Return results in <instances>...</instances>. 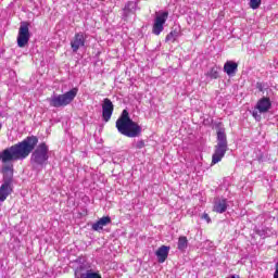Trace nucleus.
Here are the masks:
<instances>
[{
    "label": "nucleus",
    "instance_id": "f257e3e1",
    "mask_svg": "<svg viewBox=\"0 0 278 278\" xmlns=\"http://www.w3.org/2000/svg\"><path fill=\"white\" fill-rule=\"evenodd\" d=\"M37 146L38 137L28 136L23 141L17 142L0 152V161L2 164H8V162L27 160L29 154L34 152V149H36Z\"/></svg>",
    "mask_w": 278,
    "mask_h": 278
},
{
    "label": "nucleus",
    "instance_id": "f03ea898",
    "mask_svg": "<svg viewBox=\"0 0 278 278\" xmlns=\"http://www.w3.org/2000/svg\"><path fill=\"white\" fill-rule=\"evenodd\" d=\"M115 127L122 136H127V138H138L142 134V128L129 117L127 110L122 112L119 118L116 121Z\"/></svg>",
    "mask_w": 278,
    "mask_h": 278
},
{
    "label": "nucleus",
    "instance_id": "7ed1b4c3",
    "mask_svg": "<svg viewBox=\"0 0 278 278\" xmlns=\"http://www.w3.org/2000/svg\"><path fill=\"white\" fill-rule=\"evenodd\" d=\"M228 149L227 134H225V129H218L217 144L215 146V152L212 156V164H218V162L225 157V153H227Z\"/></svg>",
    "mask_w": 278,
    "mask_h": 278
},
{
    "label": "nucleus",
    "instance_id": "20e7f679",
    "mask_svg": "<svg viewBox=\"0 0 278 278\" xmlns=\"http://www.w3.org/2000/svg\"><path fill=\"white\" fill-rule=\"evenodd\" d=\"M78 89L73 88L72 90L63 94H53L48 99L51 108H66V105L73 103V100L77 97Z\"/></svg>",
    "mask_w": 278,
    "mask_h": 278
},
{
    "label": "nucleus",
    "instance_id": "39448f33",
    "mask_svg": "<svg viewBox=\"0 0 278 278\" xmlns=\"http://www.w3.org/2000/svg\"><path fill=\"white\" fill-rule=\"evenodd\" d=\"M49 161V146L42 142L40 143L30 156V164L33 166H45Z\"/></svg>",
    "mask_w": 278,
    "mask_h": 278
},
{
    "label": "nucleus",
    "instance_id": "423d86ee",
    "mask_svg": "<svg viewBox=\"0 0 278 278\" xmlns=\"http://www.w3.org/2000/svg\"><path fill=\"white\" fill-rule=\"evenodd\" d=\"M31 38V34L29 33V23L21 22L18 35H17V47L20 49H24L29 45V39Z\"/></svg>",
    "mask_w": 278,
    "mask_h": 278
},
{
    "label": "nucleus",
    "instance_id": "0eeeda50",
    "mask_svg": "<svg viewBox=\"0 0 278 278\" xmlns=\"http://www.w3.org/2000/svg\"><path fill=\"white\" fill-rule=\"evenodd\" d=\"M166 21H168V11L156 13L152 26V34H154V36H160V34L164 31V25H166Z\"/></svg>",
    "mask_w": 278,
    "mask_h": 278
},
{
    "label": "nucleus",
    "instance_id": "6e6552de",
    "mask_svg": "<svg viewBox=\"0 0 278 278\" xmlns=\"http://www.w3.org/2000/svg\"><path fill=\"white\" fill-rule=\"evenodd\" d=\"M112 114H114V103L109 98H105L102 103V119L104 123H110Z\"/></svg>",
    "mask_w": 278,
    "mask_h": 278
},
{
    "label": "nucleus",
    "instance_id": "1a4fd4ad",
    "mask_svg": "<svg viewBox=\"0 0 278 278\" xmlns=\"http://www.w3.org/2000/svg\"><path fill=\"white\" fill-rule=\"evenodd\" d=\"M75 278H102L99 273L93 271L92 269H84V266H79L75 270Z\"/></svg>",
    "mask_w": 278,
    "mask_h": 278
},
{
    "label": "nucleus",
    "instance_id": "9d476101",
    "mask_svg": "<svg viewBox=\"0 0 278 278\" xmlns=\"http://www.w3.org/2000/svg\"><path fill=\"white\" fill-rule=\"evenodd\" d=\"M86 45V37L81 33H77L74 37V40L71 41V47L74 53L79 51L80 47H85Z\"/></svg>",
    "mask_w": 278,
    "mask_h": 278
},
{
    "label": "nucleus",
    "instance_id": "9b49d317",
    "mask_svg": "<svg viewBox=\"0 0 278 278\" xmlns=\"http://www.w3.org/2000/svg\"><path fill=\"white\" fill-rule=\"evenodd\" d=\"M270 108H273L270 98H261L256 103V110H258L260 114H266Z\"/></svg>",
    "mask_w": 278,
    "mask_h": 278
},
{
    "label": "nucleus",
    "instance_id": "f8f14e48",
    "mask_svg": "<svg viewBox=\"0 0 278 278\" xmlns=\"http://www.w3.org/2000/svg\"><path fill=\"white\" fill-rule=\"evenodd\" d=\"M168 251H170V247L166 245H162L156 250L155 255L157 257L159 264H164V262L168 260Z\"/></svg>",
    "mask_w": 278,
    "mask_h": 278
},
{
    "label": "nucleus",
    "instance_id": "ddd939ff",
    "mask_svg": "<svg viewBox=\"0 0 278 278\" xmlns=\"http://www.w3.org/2000/svg\"><path fill=\"white\" fill-rule=\"evenodd\" d=\"M110 223H112V218L110 216L101 217L98 222L92 224L91 229L93 231H101L103 227H106Z\"/></svg>",
    "mask_w": 278,
    "mask_h": 278
},
{
    "label": "nucleus",
    "instance_id": "4468645a",
    "mask_svg": "<svg viewBox=\"0 0 278 278\" xmlns=\"http://www.w3.org/2000/svg\"><path fill=\"white\" fill-rule=\"evenodd\" d=\"M224 72L229 76V77H233V75H236V73H238V63L233 62V61H227L224 64Z\"/></svg>",
    "mask_w": 278,
    "mask_h": 278
},
{
    "label": "nucleus",
    "instance_id": "2eb2a0df",
    "mask_svg": "<svg viewBox=\"0 0 278 278\" xmlns=\"http://www.w3.org/2000/svg\"><path fill=\"white\" fill-rule=\"evenodd\" d=\"M12 194V185L3 182L0 187V202L3 203Z\"/></svg>",
    "mask_w": 278,
    "mask_h": 278
},
{
    "label": "nucleus",
    "instance_id": "dca6fc26",
    "mask_svg": "<svg viewBox=\"0 0 278 278\" xmlns=\"http://www.w3.org/2000/svg\"><path fill=\"white\" fill-rule=\"evenodd\" d=\"M3 173V184H9L12 186V181L14 179V170L11 166H5L2 168Z\"/></svg>",
    "mask_w": 278,
    "mask_h": 278
},
{
    "label": "nucleus",
    "instance_id": "f3484780",
    "mask_svg": "<svg viewBox=\"0 0 278 278\" xmlns=\"http://www.w3.org/2000/svg\"><path fill=\"white\" fill-rule=\"evenodd\" d=\"M213 210L217 212V214H225V212H227V199L216 201Z\"/></svg>",
    "mask_w": 278,
    "mask_h": 278
},
{
    "label": "nucleus",
    "instance_id": "a211bd4d",
    "mask_svg": "<svg viewBox=\"0 0 278 278\" xmlns=\"http://www.w3.org/2000/svg\"><path fill=\"white\" fill-rule=\"evenodd\" d=\"M177 38H179V30L174 29L166 36L165 42H175Z\"/></svg>",
    "mask_w": 278,
    "mask_h": 278
},
{
    "label": "nucleus",
    "instance_id": "6ab92c4d",
    "mask_svg": "<svg viewBox=\"0 0 278 278\" xmlns=\"http://www.w3.org/2000/svg\"><path fill=\"white\" fill-rule=\"evenodd\" d=\"M188 249V238L187 237H179L178 239V250L185 251Z\"/></svg>",
    "mask_w": 278,
    "mask_h": 278
},
{
    "label": "nucleus",
    "instance_id": "aec40b11",
    "mask_svg": "<svg viewBox=\"0 0 278 278\" xmlns=\"http://www.w3.org/2000/svg\"><path fill=\"white\" fill-rule=\"evenodd\" d=\"M207 76L211 77V79H218V67H212L211 71L207 73Z\"/></svg>",
    "mask_w": 278,
    "mask_h": 278
},
{
    "label": "nucleus",
    "instance_id": "412c9836",
    "mask_svg": "<svg viewBox=\"0 0 278 278\" xmlns=\"http://www.w3.org/2000/svg\"><path fill=\"white\" fill-rule=\"evenodd\" d=\"M260 5H262V0H250V8H252V10H257Z\"/></svg>",
    "mask_w": 278,
    "mask_h": 278
},
{
    "label": "nucleus",
    "instance_id": "4be33fe9",
    "mask_svg": "<svg viewBox=\"0 0 278 278\" xmlns=\"http://www.w3.org/2000/svg\"><path fill=\"white\" fill-rule=\"evenodd\" d=\"M252 116L255 118V121H262V113H260V110L255 109L252 111Z\"/></svg>",
    "mask_w": 278,
    "mask_h": 278
},
{
    "label": "nucleus",
    "instance_id": "5701e85b",
    "mask_svg": "<svg viewBox=\"0 0 278 278\" xmlns=\"http://www.w3.org/2000/svg\"><path fill=\"white\" fill-rule=\"evenodd\" d=\"M135 149H144V141L139 140L135 143Z\"/></svg>",
    "mask_w": 278,
    "mask_h": 278
},
{
    "label": "nucleus",
    "instance_id": "b1692460",
    "mask_svg": "<svg viewBox=\"0 0 278 278\" xmlns=\"http://www.w3.org/2000/svg\"><path fill=\"white\" fill-rule=\"evenodd\" d=\"M202 218H203L204 220H206V223H212V218H210V215H208L207 213H204V214L202 215Z\"/></svg>",
    "mask_w": 278,
    "mask_h": 278
},
{
    "label": "nucleus",
    "instance_id": "393cba45",
    "mask_svg": "<svg viewBox=\"0 0 278 278\" xmlns=\"http://www.w3.org/2000/svg\"><path fill=\"white\" fill-rule=\"evenodd\" d=\"M274 278H278V262L276 264V270L274 273Z\"/></svg>",
    "mask_w": 278,
    "mask_h": 278
},
{
    "label": "nucleus",
    "instance_id": "a878e982",
    "mask_svg": "<svg viewBox=\"0 0 278 278\" xmlns=\"http://www.w3.org/2000/svg\"><path fill=\"white\" fill-rule=\"evenodd\" d=\"M1 127H3V125L0 123V129H1Z\"/></svg>",
    "mask_w": 278,
    "mask_h": 278
},
{
    "label": "nucleus",
    "instance_id": "bb28decb",
    "mask_svg": "<svg viewBox=\"0 0 278 278\" xmlns=\"http://www.w3.org/2000/svg\"><path fill=\"white\" fill-rule=\"evenodd\" d=\"M100 1H105V0H100Z\"/></svg>",
    "mask_w": 278,
    "mask_h": 278
}]
</instances>
